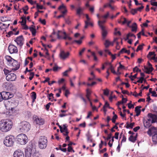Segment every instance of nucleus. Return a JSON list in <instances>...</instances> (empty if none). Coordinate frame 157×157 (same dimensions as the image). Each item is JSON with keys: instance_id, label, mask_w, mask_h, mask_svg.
<instances>
[{"instance_id": "f257e3e1", "label": "nucleus", "mask_w": 157, "mask_h": 157, "mask_svg": "<svg viewBox=\"0 0 157 157\" xmlns=\"http://www.w3.org/2000/svg\"><path fill=\"white\" fill-rule=\"evenodd\" d=\"M13 125L12 122L9 120H2L0 121V130L4 132L10 131Z\"/></svg>"}, {"instance_id": "f03ea898", "label": "nucleus", "mask_w": 157, "mask_h": 157, "mask_svg": "<svg viewBox=\"0 0 157 157\" xmlns=\"http://www.w3.org/2000/svg\"><path fill=\"white\" fill-rule=\"evenodd\" d=\"M56 35L58 39H60L62 38V36L64 35L63 38L65 40L68 39L69 40H71L72 38L69 36V35L67 34L65 32H62L61 30H59L58 33H56L54 31L52 32V34L50 36L51 37H52V35Z\"/></svg>"}, {"instance_id": "7ed1b4c3", "label": "nucleus", "mask_w": 157, "mask_h": 157, "mask_svg": "<svg viewBox=\"0 0 157 157\" xmlns=\"http://www.w3.org/2000/svg\"><path fill=\"white\" fill-rule=\"evenodd\" d=\"M123 21H118L119 23H121L122 25L126 24L127 26L131 29H137V24L136 22L133 23L132 25H130V24L132 22L131 20L128 21L125 17H123Z\"/></svg>"}, {"instance_id": "20e7f679", "label": "nucleus", "mask_w": 157, "mask_h": 157, "mask_svg": "<svg viewBox=\"0 0 157 157\" xmlns=\"http://www.w3.org/2000/svg\"><path fill=\"white\" fill-rule=\"evenodd\" d=\"M30 124L29 122L23 121L20 123L18 127L19 131L21 132H25L30 129Z\"/></svg>"}, {"instance_id": "39448f33", "label": "nucleus", "mask_w": 157, "mask_h": 157, "mask_svg": "<svg viewBox=\"0 0 157 157\" xmlns=\"http://www.w3.org/2000/svg\"><path fill=\"white\" fill-rule=\"evenodd\" d=\"M14 141V137L13 136H8L6 137L3 141L4 144L7 147L13 146Z\"/></svg>"}, {"instance_id": "423d86ee", "label": "nucleus", "mask_w": 157, "mask_h": 157, "mask_svg": "<svg viewBox=\"0 0 157 157\" xmlns=\"http://www.w3.org/2000/svg\"><path fill=\"white\" fill-rule=\"evenodd\" d=\"M17 143L21 144H25L28 141V138L24 134L21 133L19 134L16 137Z\"/></svg>"}, {"instance_id": "0eeeda50", "label": "nucleus", "mask_w": 157, "mask_h": 157, "mask_svg": "<svg viewBox=\"0 0 157 157\" xmlns=\"http://www.w3.org/2000/svg\"><path fill=\"white\" fill-rule=\"evenodd\" d=\"M48 142L47 137L43 136L40 137L38 142V146L40 149H44L46 148Z\"/></svg>"}, {"instance_id": "6e6552de", "label": "nucleus", "mask_w": 157, "mask_h": 157, "mask_svg": "<svg viewBox=\"0 0 157 157\" xmlns=\"http://www.w3.org/2000/svg\"><path fill=\"white\" fill-rule=\"evenodd\" d=\"M5 58L7 61L12 63V65L13 67L17 66L14 68L13 69L14 71H16L18 70L19 67V65L18 64V63L17 61L13 59L11 56H6Z\"/></svg>"}, {"instance_id": "1a4fd4ad", "label": "nucleus", "mask_w": 157, "mask_h": 157, "mask_svg": "<svg viewBox=\"0 0 157 157\" xmlns=\"http://www.w3.org/2000/svg\"><path fill=\"white\" fill-rule=\"evenodd\" d=\"M35 149H33L31 146L27 147L25 150V157H30L31 154L33 155L34 152H35Z\"/></svg>"}, {"instance_id": "9d476101", "label": "nucleus", "mask_w": 157, "mask_h": 157, "mask_svg": "<svg viewBox=\"0 0 157 157\" xmlns=\"http://www.w3.org/2000/svg\"><path fill=\"white\" fill-rule=\"evenodd\" d=\"M3 100H6L13 97V94L10 92L3 91L1 92Z\"/></svg>"}, {"instance_id": "9b49d317", "label": "nucleus", "mask_w": 157, "mask_h": 157, "mask_svg": "<svg viewBox=\"0 0 157 157\" xmlns=\"http://www.w3.org/2000/svg\"><path fill=\"white\" fill-rule=\"evenodd\" d=\"M14 41L21 47L24 44V38L22 35L17 37Z\"/></svg>"}, {"instance_id": "f8f14e48", "label": "nucleus", "mask_w": 157, "mask_h": 157, "mask_svg": "<svg viewBox=\"0 0 157 157\" xmlns=\"http://www.w3.org/2000/svg\"><path fill=\"white\" fill-rule=\"evenodd\" d=\"M21 19H22L21 21H20L19 22L21 23L23 29H28V26L26 25V17L23 16L21 17Z\"/></svg>"}, {"instance_id": "ddd939ff", "label": "nucleus", "mask_w": 157, "mask_h": 157, "mask_svg": "<svg viewBox=\"0 0 157 157\" xmlns=\"http://www.w3.org/2000/svg\"><path fill=\"white\" fill-rule=\"evenodd\" d=\"M16 78V76L15 74L13 73H10L8 74L6 77V79L8 81H13Z\"/></svg>"}, {"instance_id": "4468645a", "label": "nucleus", "mask_w": 157, "mask_h": 157, "mask_svg": "<svg viewBox=\"0 0 157 157\" xmlns=\"http://www.w3.org/2000/svg\"><path fill=\"white\" fill-rule=\"evenodd\" d=\"M8 49L10 53L11 54L16 53L18 51L17 47L13 44H10L9 45Z\"/></svg>"}, {"instance_id": "2eb2a0df", "label": "nucleus", "mask_w": 157, "mask_h": 157, "mask_svg": "<svg viewBox=\"0 0 157 157\" xmlns=\"http://www.w3.org/2000/svg\"><path fill=\"white\" fill-rule=\"evenodd\" d=\"M147 133L150 136L157 134V128L154 127H151L149 129Z\"/></svg>"}, {"instance_id": "dca6fc26", "label": "nucleus", "mask_w": 157, "mask_h": 157, "mask_svg": "<svg viewBox=\"0 0 157 157\" xmlns=\"http://www.w3.org/2000/svg\"><path fill=\"white\" fill-rule=\"evenodd\" d=\"M149 118L151 119V123H154L157 122V116L151 113H149L148 114Z\"/></svg>"}, {"instance_id": "f3484780", "label": "nucleus", "mask_w": 157, "mask_h": 157, "mask_svg": "<svg viewBox=\"0 0 157 157\" xmlns=\"http://www.w3.org/2000/svg\"><path fill=\"white\" fill-rule=\"evenodd\" d=\"M86 17L87 21H85V25L84 26V28L85 29L88 28V26H89L93 27V24L89 21L90 19L89 18L88 14H86Z\"/></svg>"}, {"instance_id": "a211bd4d", "label": "nucleus", "mask_w": 157, "mask_h": 157, "mask_svg": "<svg viewBox=\"0 0 157 157\" xmlns=\"http://www.w3.org/2000/svg\"><path fill=\"white\" fill-rule=\"evenodd\" d=\"M69 55L70 53L69 52L66 53L64 51H61L59 54V56L61 59L64 60L67 58Z\"/></svg>"}, {"instance_id": "6ab92c4d", "label": "nucleus", "mask_w": 157, "mask_h": 157, "mask_svg": "<svg viewBox=\"0 0 157 157\" xmlns=\"http://www.w3.org/2000/svg\"><path fill=\"white\" fill-rule=\"evenodd\" d=\"M13 156V157H24L23 152L20 150H18L15 151Z\"/></svg>"}, {"instance_id": "aec40b11", "label": "nucleus", "mask_w": 157, "mask_h": 157, "mask_svg": "<svg viewBox=\"0 0 157 157\" xmlns=\"http://www.w3.org/2000/svg\"><path fill=\"white\" fill-rule=\"evenodd\" d=\"M35 118V121L37 124L41 125L44 123V121L43 119L39 118L37 116H36Z\"/></svg>"}, {"instance_id": "412c9836", "label": "nucleus", "mask_w": 157, "mask_h": 157, "mask_svg": "<svg viewBox=\"0 0 157 157\" xmlns=\"http://www.w3.org/2000/svg\"><path fill=\"white\" fill-rule=\"evenodd\" d=\"M16 30H12V31H9L7 33V34L6 35V36L7 37H10L11 36L13 35H17L19 34V31H17L16 32Z\"/></svg>"}, {"instance_id": "4be33fe9", "label": "nucleus", "mask_w": 157, "mask_h": 157, "mask_svg": "<svg viewBox=\"0 0 157 157\" xmlns=\"http://www.w3.org/2000/svg\"><path fill=\"white\" fill-rule=\"evenodd\" d=\"M106 22L105 20H103L102 21L99 20L98 22V23L99 27L101 29H105V27L104 25L103 24Z\"/></svg>"}, {"instance_id": "5701e85b", "label": "nucleus", "mask_w": 157, "mask_h": 157, "mask_svg": "<svg viewBox=\"0 0 157 157\" xmlns=\"http://www.w3.org/2000/svg\"><path fill=\"white\" fill-rule=\"evenodd\" d=\"M150 122H151V119H150L149 118L148 119L147 121L144 122V127L147 128H149L151 125Z\"/></svg>"}, {"instance_id": "b1692460", "label": "nucleus", "mask_w": 157, "mask_h": 157, "mask_svg": "<svg viewBox=\"0 0 157 157\" xmlns=\"http://www.w3.org/2000/svg\"><path fill=\"white\" fill-rule=\"evenodd\" d=\"M141 108V106H137L135 108V111L136 113V116H138L140 114L141 112L140 109Z\"/></svg>"}, {"instance_id": "393cba45", "label": "nucleus", "mask_w": 157, "mask_h": 157, "mask_svg": "<svg viewBox=\"0 0 157 157\" xmlns=\"http://www.w3.org/2000/svg\"><path fill=\"white\" fill-rule=\"evenodd\" d=\"M101 33V34L102 39L103 40H104L105 39L108 34V32L107 30H102Z\"/></svg>"}, {"instance_id": "a878e982", "label": "nucleus", "mask_w": 157, "mask_h": 157, "mask_svg": "<svg viewBox=\"0 0 157 157\" xmlns=\"http://www.w3.org/2000/svg\"><path fill=\"white\" fill-rule=\"evenodd\" d=\"M137 136V134L136 133V136H133L132 135H131L128 138L129 141L134 143L136 140V138Z\"/></svg>"}, {"instance_id": "bb28decb", "label": "nucleus", "mask_w": 157, "mask_h": 157, "mask_svg": "<svg viewBox=\"0 0 157 157\" xmlns=\"http://www.w3.org/2000/svg\"><path fill=\"white\" fill-rule=\"evenodd\" d=\"M83 9L80 7H79L76 10V13L79 15L82 14Z\"/></svg>"}, {"instance_id": "cd10ccee", "label": "nucleus", "mask_w": 157, "mask_h": 157, "mask_svg": "<svg viewBox=\"0 0 157 157\" xmlns=\"http://www.w3.org/2000/svg\"><path fill=\"white\" fill-rule=\"evenodd\" d=\"M130 37H133L135 39L136 38V36L131 33H129L126 35V39H128Z\"/></svg>"}, {"instance_id": "c85d7f7f", "label": "nucleus", "mask_w": 157, "mask_h": 157, "mask_svg": "<svg viewBox=\"0 0 157 157\" xmlns=\"http://www.w3.org/2000/svg\"><path fill=\"white\" fill-rule=\"evenodd\" d=\"M91 94V92L88 89H87L86 90V97L89 101H90V96Z\"/></svg>"}, {"instance_id": "c756f323", "label": "nucleus", "mask_w": 157, "mask_h": 157, "mask_svg": "<svg viewBox=\"0 0 157 157\" xmlns=\"http://www.w3.org/2000/svg\"><path fill=\"white\" fill-rule=\"evenodd\" d=\"M127 125L126 126V128H132L134 126L135 124V123L134 122L131 123L130 124H129L128 122L127 123Z\"/></svg>"}, {"instance_id": "7c9ffc66", "label": "nucleus", "mask_w": 157, "mask_h": 157, "mask_svg": "<svg viewBox=\"0 0 157 157\" xmlns=\"http://www.w3.org/2000/svg\"><path fill=\"white\" fill-rule=\"evenodd\" d=\"M31 94V98L33 100V102L36 98V94L34 92H32Z\"/></svg>"}, {"instance_id": "2f4dec72", "label": "nucleus", "mask_w": 157, "mask_h": 157, "mask_svg": "<svg viewBox=\"0 0 157 157\" xmlns=\"http://www.w3.org/2000/svg\"><path fill=\"white\" fill-rule=\"evenodd\" d=\"M65 22L68 25H70L71 23V20L69 17H68L67 18L64 19Z\"/></svg>"}, {"instance_id": "473e14b6", "label": "nucleus", "mask_w": 157, "mask_h": 157, "mask_svg": "<svg viewBox=\"0 0 157 157\" xmlns=\"http://www.w3.org/2000/svg\"><path fill=\"white\" fill-rule=\"evenodd\" d=\"M125 52L127 53L129 55L130 54V51L129 50H127L125 48H123L120 51V53Z\"/></svg>"}, {"instance_id": "72a5a7b5", "label": "nucleus", "mask_w": 157, "mask_h": 157, "mask_svg": "<svg viewBox=\"0 0 157 157\" xmlns=\"http://www.w3.org/2000/svg\"><path fill=\"white\" fill-rule=\"evenodd\" d=\"M152 136V140L153 142L157 143V134L153 135Z\"/></svg>"}, {"instance_id": "f704fd0d", "label": "nucleus", "mask_w": 157, "mask_h": 157, "mask_svg": "<svg viewBox=\"0 0 157 157\" xmlns=\"http://www.w3.org/2000/svg\"><path fill=\"white\" fill-rule=\"evenodd\" d=\"M0 20L2 21H9L10 20L8 18L6 17H0Z\"/></svg>"}, {"instance_id": "c9c22d12", "label": "nucleus", "mask_w": 157, "mask_h": 157, "mask_svg": "<svg viewBox=\"0 0 157 157\" xmlns=\"http://www.w3.org/2000/svg\"><path fill=\"white\" fill-rule=\"evenodd\" d=\"M110 44H111L112 45H113V43H111L110 42H109L108 40H106L105 41V47L106 48H107L108 47H109V45Z\"/></svg>"}, {"instance_id": "e433bc0d", "label": "nucleus", "mask_w": 157, "mask_h": 157, "mask_svg": "<svg viewBox=\"0 0 157 157\" xmlns=\"http://www.w3.org/2000/svg\"><path fill=\"white\" fill-rule=\"evenodd\" d=\"M119 66L118 67V68H117V72H118V74L120 75L121 74V73L119 71V69L120 68V69H124L125 67H124V66L123 65H122L121 63H119Z\"/></svg>"}, {"instance_id": "4c0bfd02", "label": "nucleus", "mask_w": 157, "mask_h": 157, "mask_svg": "<svg viewBox=\"0 0 157 157\" xmlns=\"http://www.w3.org/2000/svg\"><path fill=\"white\" fill-rule=\"evenodd\" d=\"M25 7L26 8V9H25L24 8H22V10L24 12V13L25 14H27L28 13V12H27V11L29 9V7L27 6H25Z\"/></svg>"}, {"instance_id": "58836bf2", "label": "nucleus", "mask_w": 157, "mask_h": 157, "mask_svg": "<svg viewBox=\"0 0 157 157\" xmlns=\"http://www.w3.org/2000/svg\"><path fill=\"white\" fill-rule=\"evenodd\" d=\"M33 157H41V155L38 153L34 152L32 155Z\"/></svg>"}, {"instance_id": "ea45409f", "label": "nucleus", "mask_w": 157, "mask_h": 157, "mask_svg": "<svg viewBox=\"0 0 157 157\" xmlns=\"http://www.w3.org/2000/svg\"><path fill=\"white\" fill-rule=\"evenodd\" d=\"M86 136L87 137V141H89L91 139L92 136L90 135V133L88 132V133L86 134Z\"/></svg>"}, {"instance_id": "a19ab883", "label": "nucleus", "mask_w": 157, "mask_h": 157, "mask_svg": "<svg viewBox=\"0 0 157 157\" xmlns=\"http://www.w3.org/2000/svg\"><path fill=\"white\" fill-rule=\"evenodd\" d=\"M140 26L142 28L141 29H144V28L147 27L148 26V24L145 22L143 24L140 25Z\"/></svg>"}, {"instance_id": "79ce46f5", "label": "nucleus", "mask_w": 157, "mask_h": 157, "mask_svg": "<svg viewBox=\"0 0 157 157\" xmlns=\"http://www.w3.org/2000/svg\"><path fill=\"white\" fill-rule=\"evenodd\" d=\"M137 79H138V80L137 81V82L141 83H142L143 82L144 80V78L140 77L138 78H137Z\"/></svg>"}, {"instance_id": "37998d69", "label": "nucleus", "mask_w": 157, "mask_h": 157, "mask_svg": "<svg viewBox=\"0 0 157 157\" xmlns=\"http://www.w3.org/2000/svg\"><path fill=\"white\" fill-rule=\"evenodd\" d=\"M113 33L114 35L116 36H121V32L119 31H118L117 30H115Z\"/></svg>"}, {"instance_id": "c03bdc74", "label": "nucleus", "mask_w": 157, "mask_h": 157, "mask_svg": "<svg viewBox=\"0 0 157 157\" xmlns=\"http://www.w3.org/2000/svg\"><path fill=\"white\" fill-rule=\"evenodd\" d=\"M153 55L154 56H156V55L154 52H150L147 55V57L149 58L151 56Z\"/></svg>"}, {"instance_id": "a18cd8bd", "label": "nucleus", "mask_w": 157, "mask_h": 157, "mask_svg": "<svg viewBox=\"0 0 157 157\" xmlns=\"http://www.w3.org/2000/svg\"><path fill=\"white\" fill-rule=\"evenodd\" d=\"M118 39V38H114V40H113V42H116V44H117V46H116V48L117 49H119V48H117V47L119 45V43L118 41H117V40Z\"/></svg>"}, {"instance_id": "49530a36", "label": "nucleus", "mask_w": 157, "mask_h": 157, "mask_svg": "<svg viewBox=\"0 0 157 157\" xmlns=\"http://www.w3.org/2000/svg\"><path fill=\"white\" fill-rule=\"evenodd\" d=\"M148 66L149 67L150 72H152L154 69L152 67V65L149 62H148Z\"/></svg>"}, {"instance_id": "de8ad7c7", "label": "nucleus", "mask_w": 157, "mask_h": 157, "mask_svg": "<svg viewBox=\"0 0 157 157\" xmlns=\"http://www.w3.org/2000/svg\"><path fill=\"white\" fill-rule=\"evenodd\" d=\"M109 12H107L106 14L103 16H101V17L104 19H106L109 16Z\"/></svg>"}, {"instance_id": "09e8293b", "label": "nucleus", "mask_w": 157, "mask_h": 157, "mask_svg": "<svg viewBox=\"0 0 157 157\" xmlns=\"http://www.w3.org/2000/svg\"><path fill=\"white\" fill-rule=\"evenodd\" d=\"M3 71H4V73L6 75H7L8 74H10L11 72L10 71H9V70L6 69H4L3 70Z\"/></svg>"}, {"instance_id": "8fccbe9b", "label": "nucleus", "mask_w": 157, "mask_h": 157, "mask_svg": "<svg viewBox=\"0 0 157 157\" xmlns=\"http://www.w3.org/2000/svg\"><path fill=\"white\" fill-rule=\"evenodd\" d=\"M137 11L136 9H132L131 10V13L133 15H134L135 13H137Z\"/></svg>"}, {"instance_id": "3c124183", "label": "nucleus", "mask_w": 157, "mask_h": 157, "mask_svg": "<svg viewBox=\"0 0 157 157\" xmlns=\"http://www.w3.org/2000/svg\"><path fill=\"white\" fill-rule=\"evenodd\" d=\"M151 5L155 6L156 7H157V2H155L154 1H151Z\"/></svg>"}, {"instance_id": "603ef678", "label": "nucleus", "mask_w": 157, "mask_h": 157, "mask_svg": "<svg viewBox=\"0 0 157 157\" xmlns=\"http://www.w3.org/2000/svg\"><path fill=\"white\" fill-rule=\"evenodd\" d=\"M6 25V24H3V23H2V22H0V29H5L7 28L9 26L10 24H8V26L7 27H5V28H1V27H2V26H5Z\"/></svg>"}, {"instance_id": "864d4df0", "label": "nucleus", "mask_w": 157, "mask_h": 157, "mask_svg": "<svg viewBox=\"0 0 157 157\" xmlns=\"http://www.w3.org/2000/svg\"><path fill=\"white\" fill-rule=\"evenodd\" d=\"M44 51H46V56H45V57H46V58H47L48 59H50V58L49 57V56H48L49 55V53L48 52V50L47 49V48H44Z\"/></svg>"}, {"instance_id": "5fc2aeb1", "label": "nucleus", "mask_w": 157, "mask_h": 157, "mask_svg": "<svg viewBox=\"0 0 157 157\" xmlns=\"http://www.w3.org/2000/svg\"><path fill=\"white\" fill-rule=\"evenodd\" d=\"M75 42L77 43V44H81L82 42V40H75L72 42V43L73 44Z\"/></svg>"}, {"instance_id": "6e6d98bb", "label": "nucleus", "mask_w": 157, "mask_h": 157, "mask_svg": "<svg viewBox=\"0 0 157 157\" xmlns=\"http://www.w3.org/2000/svg\"><path fill=\"white\" fill-rule=\"evenodd\" d=\"M36 8L38 9H45V8H44L43 6L42 5H40L38 4L37 3L36 4Z\"/></svg>"}, {"instance_id": "4d7b16f0", "label": "nucleus", "mask_w": 157, "mask_h": 157, "mask_svg": "<svg viewBox=\"0 0 157 157\" xmlns=\"http://www.w3.org/2000/svg\"><path fill=\"white\" fill-rule=\"evenodd\" d=\"M48 97L49 100H51V98H54V97H53V94L52 93L48 94Z\"/></svg>"}, {"instance_id": "13d9d810", "label": "nucleus", "mask_w": 157, "mask_h": 157, "mask_svg": "<svg viewBox=\"0 0 157 157\" xmlns=\"http://www.w3.org/2000/svg\"><path fill=\"white\" fill-rule=\"evenodd\" d=\"M144 70L146 71V72L147 73L149 74L151 72H150V69L148 68L147 67H146L145 66L144 67Z\"/></svg>"}, {"instance_id": "bf43d9fd", "label": "nucleus", "mask_w": 157, "mask_h": 157, "mask_svg": "<svg viewBox=\"0 0 157 157\" xmlns=\"http://www.w3.org/2000/svg\"><path fill=\"white\" fill-rule=\"evenodd\" d=\"M39 21L43 24L45 25L46 24V21L44 19H42L40 18L39 19Z\"/></svg>"}, {"instance_id": "052dcab7", "label": "nucleus", "mask_w": 157, "mask_h": 157, "mask_svg": "<svg viewBox=\"0 0 157 157\" xmlns=\"http://www.w3.org/2000/svg\"><path fill=\"white\" fill-rule=\"evenodd\" d=\"M135 69H136V72H137L138 71L140 72H141V70H140L138 68L137 66H136L134 68H133V71L134 72H135Z\"/></svg>"}, {"instance_id": "680f3d73", "label": "nucleus", "mask_w": 157, "mask_h": 157, "mask_svg": "<svg viewBox=\"0 0 157 157\" xmlns=\"http://www.w3.org/2000/svg\"><path fill=\"white\" fill-rule=\"evenodd\" d=\"M109 104L107 101H106L104 105L103 106V108H105L106 107H108L109 106Z\"/></svg>"}, {"instance_id": "e2e57ef3", "label": "nucleus", "mask_w": 157, "mask_h": 157, "mask_svg": "<svg viewBox=\"0 0 157 157\" xmlns=\"http://www.w3.org/2000/svg\"><path fill=\"white\" fill-rule=\"evenodd\" d=\"M67 151L68 152H71L72 151L74 152V151L72 147L70 146H69L67 148Z\"/></svg>"}, {"instance_id": "0e129e2a", "label": "nucleus", "mask_w": 157, "mask_h": 157, "mask_svg": "<svg viewBox=\"0 0 157 157\" xmlns=\"http://www.w3.org/2000/svg\"><path fill=\"white\" fill-rule=\"evenodd\" d=\"M144 8V6L142 5L140 7H139L137 8L136 9L137 11H139L140 12L141 11V10Z\"/></svg>"}, {"instance_id": "69168bd1", "label": "nucleus", "mask_w": 157, "mask_h": 157, "mask_svg": "<svg viewBox=\"0 0 157 157\" xmlns=\"http://www.w3.org/2000/svg\"><path fill=\"white\" fill-rule=\"evenodd\" d=\"M112 135L111 133H110L109 134H108V137L106 138L107 140H110V139L112 137Z\"/></svg>"}, {"instance_id": "338daca9", "label": "nucleus", "mask_w": 157, "mask_h": 157, "mask_svg": "<svg viewBox=\"0 0 157 157\" xmlns=\"http://www.w3.org/2000/svg\"><path fill=\"white\" fill-rule=\"evenodd\" d=\"M52 103L51 102H49L46 105V108L47 110H49L50 105Z\"/></svg>"}, {"instance_id": "774afa93", "label": "nucleus", "mask_w": 157, "mask_h": 157, "mask_svg": "<svg viewBox=\"0 0 157 157\" xmlns=\"http://www.w3.org/2000/svg\"><path fill=\"white\" fill-rule=\"evenodd\" d=\"M58 68H59L58 67L57 65H55V66H54L53 67V70L54 71H57L58 70Z\"/></svg>"}]
</instances>
